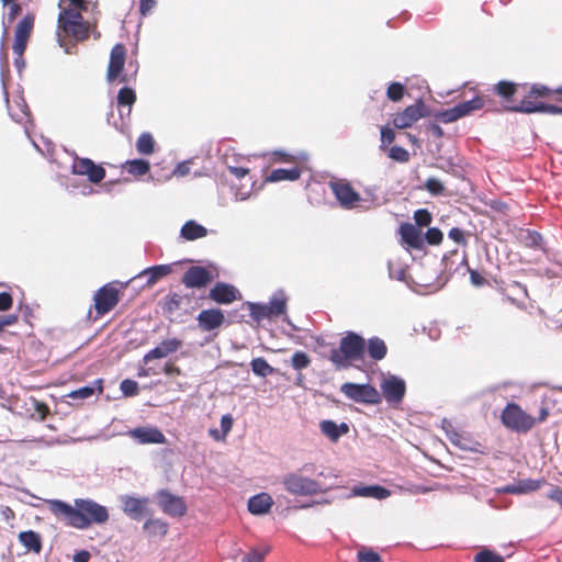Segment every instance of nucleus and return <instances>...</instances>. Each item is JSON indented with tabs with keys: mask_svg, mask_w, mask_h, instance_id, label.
<instances>
[{
	"mask_svg": "<svg viewBox=\"0 0 562 562\" xmlns=\"http://www.w3.org/2000/svg\"><path fill=\"white\" fill-rule=\"evenodd\" d=\"M48 509L56 517L76 529L86 530L92 525H102L109 520L105 506L91 498H76L74 505L61 499H48Z\"/></svg>",
	"mask_w": 562,
	"mask_h": 562,
	"instance_id": "obj_1",
	"label": "nucleus"
},
{
	"mask_svg": "<svg viewBox=\"0 0 562 562\" xmlns=\"http://www.w3.org/2000/svg\"><path fill=\"white\" fill-rule=\"evenodd\" d=\"M366 355V339L358 333L347 331L340 339L339 347L333 349L329 360L336 369H347L352 361L362 360Z\"/></svg>",
	"mask_w": 562,
	"mask_h": 562,
	"instance_id": "obj_2",
	"label": "nucleus"
},
{
	"mask_svg": "<svg viewBox=\"0 0 562 562\" xmlns=\"http://www.w3.org/2000/svg\"><path fill=\"white\" fill-rule=\"evenodd\" d=\"M288 297L283 289L277 290L268 303L248 302L250 317L256 322L271 319L284 315Z\"/></svg>",
	"mask_w": 562,
	"mask_h": 562,
	"instance_id": "obj_3",
	"label": "nucleus"
},
{
	"mask_svg": "<svg viewBox=\"0 0 562 562\" xmlns=\"http://www.w3.org/2000/svg\"><path fill=\"white\" fill-rule=\"evenodd\" d=\"M301 471H308V464L283 475L282 484L288 493L294 496H312L325 491L318 481L304 476Z\"/></svg>",
	"mask_w": 562,
	"mask_h": 562,
	"instance_id": "obj_4",
	"label": "nucleus"
},
{
	"mask_svg": "<svg viewBox=\"0 0 562 562\" xmlns=\"http://www.w3.org/2000/svg\"><path fill=\"white\" fill-rule=\"evenodd\" d=\"M501 420L505 427L517 432H527L536 424V419L514 402L505 406L501 414Z\"/></svg>",
	"mask_w": 562,
	"mask_h": 562,
	"instance_id": "obj_5",
	"label": "nucleus"
},
{
	"mask_svg": "<svg viewBox=\"0 0 562 562\" xmlns=\"http://www.w3.org/2000/svg\"><path fill=\"white\" fill-rule=\"evenodd\" d=\"M340 392L356 403L376 405L382 401L380 392L370 383L346 382L341 384Z\"/></svg>",
	"mask_w": 562,
	"mask_h": 562,
	"instance_id": "obj_6",
	"label": "nucleus"
},
{
	"mask_svg": "<svg viewBox=\"0 0 562 562\" xmlns=\"http://www.w3.org/2000/svg\"><path fill=\"white\" fill-rule=\"evenodd\" d=\"M380 389L385 402L392 407H397L405 397L406 382L403 378L389 373L382 379Z\"/></svg>",
	"mask_w": 562,
	"mask_h": 562,
	"instance_id": "obj_7",
	"label": "nucleus"
},
{
	"mask_svg": "<svg viewBox=\"0 0 562 562\" xmlns=\"http://www.w3.org/2000/svg\"><path fill=\"white\" fill-rule=\"evenodd\" d=\"M430 112L423 99H418L416 103L406 106L402 112L393 116V125L398 130L411 127L419 119L427 117Z\"/></svg>",
	"mask_w": 562,
	"mask_h": 562,
	"instance_id": "obj_8",
	"label": "nucleus"
},
{
	"mask_svg": "<svg viewBox=\"0 0 562 562\" xmlns=\"http://www.w3.org/2000/svg\"><path fill=\"white\" fill-rule=\"evenodd\" d=\"M122 510L133 520L140 521L150 515L149 498L124 494L120 496Z\"/></svg>",
	"mask_w": 562,
	"mask_h": 562,
	"instance_id": "obj_9",
	"label": "nucleus"
},
{
	"mask_svg": "<svg viewBox=\"0 0 562 562\" xmlns=\"http://www.w3.org/2000/svg\"><path fill=\"white\" fill-rule=\"evenodd\" d=\"M155 496L165 514L171 517H181L187 513V506L182 497L170 493L168 490H159Z\"/></svg>",
	"mask_w": 562,
	"mask_h": 562,
	"instance_id": "obj_10",
	"label": "nucleus"
},
{
	"mask_svg": "<svg viewBox=\"0 0 562 562\" xmlns=\"http://www.w3.org/2000/svg\"><path fill=\"white\" fill-rule=\"evenodd\" d=\"M119 290L108 283L101 286L94 294V307L99 315L109 313L119 303Z\"/></svg>",
	"mask_w": 562,
	"mask_h": 562,
	"instance_id": "obj_11",
	"label": "nucleus"
},
{
	"mask_svg": "<svg viewBox=\"0 0 562 562\" xmlns=\"http://www.w3.org/2000/svg\"><path fill=\"white\" fill-rule=\"evenodd\" d=\"M212 272L203 266L190 267L182 277V283L188 289H203L213 281Z\"/></svg>",
	"mask_w": 562,
	"mask_h": 562,
	"instance_id": "obj_12",
	"label": "nucleus"
},
{
	"mask_svg": "<svg viewBox=\"0 0 562 562\" xmlns=\"http://www.w3.org/2000/svg\"><path fill=\"white\" fill-rule=\"evenodd\" d=\"M330 188L344 209H352L361 200L360 194L348 182H330Z\"/></svg>",
	"mask_w": 562,
	"mask_h": 562,
	"instance_id": "obj_13",
	"label": "nucleus"
},
{
	"mask_svg": "<svg viewBox=\"0 0 562 562\" xmlns=\"http://www.w3.org/2000/svg\"><path fill=\"white\" fill-rule=\"evenodd\" d=\"M128 436L142 445L164 443L165 435L157 427H136L128 430Z\"/></svg>",
	"mask_w": 562,
	"mask_h": 562,
	"instance_id": "obj_14",
	"label": "nucleus"
},
{
	"mask_svg": "<svg viewBox=\"0 0 562 562\" xmlns=\"http://www.w3.org/2000/svg\"><path fill=\"white\" fill-rule=\"evenodd\" d=\"M182 340L178 338H169L162 340L158 346L150 349L147 353H145L143 361L148 363L154 359H162L176 351H178L182 347Z\"/></svg>",
	"mask_w": 562,
	"mask_h": 562,
	"instance_id": "obj_15",
	"label": "nucleus"
},
{
	"mask_svg": "<svg viewBox=\"0 0 562 562\" xmlns=\"http://www.w3.org/2000/svg\"><path fill=\"white\" fill-rule=\"evenodd\" d=\"M239 295L238 290L226 282H216L209 292V297L217 304H231Z\"/></svg>",
	"mask_w": 562,
	"mask_h": 562,
	"instance_id": "obj_16",
	"label": "nucleus"
},
{
	"mask_svg": "<svg viewBox=\"0 0 562 562\" xmlns=\"http://www.w3.org/2000/svg\"><path fill=\"white\" fill-rule=\"evenodd\" d=\"M199 327L205 331H211L220 328L224 322V313L220 308L203 310L196 317Z\"/></svg>",
	"mask_w": 562,
	"mask_h": 562,
	"instance_id": "obj_17",
	"label": "nucleus"
},
{
	"mask_svg": "<svg viewBox=\"0 0 562 562\" xmlns=\"http://www.w3.org/2000/svg\"><path fill=\"white\" fill-rule=\"evenodd\" d=\"M126 49L123 44H116L113 46L110 54V63L108 66V80L113 81L122 72L125 64Z\"/></svg>",
	"mask_w": 562,
	"mask_h": 562,
	"instance_id": "obj_18",
	"label": "nucleus"
},
{
	"mask_svg": "<svg viewBox=\"0 0 562 562\" xmlns=\"http://www.w3.org/2000/svg\"><path fill=\"white\" fill-rule=\"evenodd\" d=\"M398 234L403 243L413 249L420 250L424 247V237L422 231L411 223H402L398 227Z\"/></svg>",
	"mask_w": 562,
	"mask_h": 562,
	"instance_id": "obj_19",
	"label": "nucleus"
},
{
	"mask_svg": "<svg viewBox=\"0 0 562 562\" xmlns=\"http://www.w3.org/2000/svg\"><path fill=\"white\" fill-rule=\"evenodd\" d=\"M542 483H543V481H541V480L525 479V480H519L516 483L506 484V485L502 486L498 491L504 494H515V495L528 494V493L539 490L541 487Z\"/></svg>",
	"mask_w": 562,
	"mask_h": 562,
	"instance_id": "obj_20",
	"label": "nucleus"
},
{
	"mask_svg": "<svg viewBox=\"0 0 562 562\" xmlns=\"http://www.w3.org/2000/svg\"><path fill=\"white\" fill-rule=\"evenodd\" d=\"M272 505L273 499L266 492H261L251 496L247 503L249 513L255 516L267 515L268 513H270Z\"/></svg>",
	"mask_w": 562,
	"mask_h": 562,
	"instance_id": "obj_21",
	"label": "nucleus"
},
{
	"mask_svg": "<svg viewBox=\"0 0 562 562\" xmlns=\"http://www.w3.org/2000/svg\"><path fill=\"white\" fill-rule=\"evenodd\" d=\"M172 271L171 265H156L148 267L140 271L137 276L131 279V282H135L144 277H147L146 284L154 285L164 277L168 276Z\"/></svg>",
	"mask_w": 562,
	"mask_h": 562,
	"instance_id": "obj_22",
	"label": "nucleus"
},
{
	"mask_svg": "<svg viewBox=\"0 0 562 562\" xmlns=\"http://www.w3.org/2000/svg\"><path fill=\"white\" fill-rule=\"evenodd\" d=\"M132 108L117 105L119 119H115L114 112L111 111L106 115V122L113 126L121 134H126L130 131V115Z\"/></svg>",
	"mask_w": 562,
	"mask_h": 562,
	"instance_id": "obj_23",
	"label": "nucleus"
},
{
	"mask_svg": "<svg viewBox=\"0 0 562 562\" xmlns=\"http://www.w3.org/2000/svg\"><path fill=\"white\" fill-rule=\"evenodd\" d=\"M352 496L370 497L374 499H385L391 495V492L379 484L371 485H356L351 490Z\"/></svg>",
	"mask_w": 562,
	"mask_h": 562,
	"instance_id": "obj_24",
	"label": "nucleus"
},
{
	"mask_svg": "<svg viewBox=\"0 0 562 562\" xmlns=\"http://www.w3.org/2000/svg\"><path fill=\"white\" fill-rule=\"evenodd\" d=\"M103 390V380L95 379L87 385H83L77 390L69 392L66 397L74 401H83L92 397L95 394H100Z\"/></svg>",
	"mask_w": 562,
	"mask_h": 562,
	"instance_id": "obj_25",
	"label": "nucleus"
},
{
	"mask_svg": "<svg viewBox=\"0 0 562 562\" xmlns=\"http://www.w3.org/2000/svg\"><path fill=\"white\" fill-rule=\"evenodd\" d=\"M321 431L331 441H338L344 435L348 434L349 425L347 423L337 424L331 419L322 420L319 424Z\"/></svg>",
	"mask_w": 562,
	"mask_h": 562,
	"instance_id": "obj_26",
	"label": "nucleus"
},
{
	"mask_svg": "<svg viewBox=\"0 0 562 562\" xmlns=\"http://www.w3.org/2000/svg\"><path fill=\"white\" fill-rule=\"evenodd\" d=\"M81 20V13L72 8L64 9L58 15V30L65 35L74 31V26Z\"/></svg>",
	"mask_w": 562,
	"mask_h": 562,
	"instance_id": "obj_27",
	"label": "nucleus"
},
{
	"mask_svg": "<svg viewBox=\"0 0 562 562\" xmlns=\"http://www.w3.org/2000/svg\"><path fill=\"white\" fill-rule=\"evenodd\" d=\"M207 235V228L203 225L199 224L194 220L187 221L181 229L180 237L184 240L193 241L200 238H203Z\"/></svg>",
	"mask_w": 562,
	"mask_h": 562,
	"instance_id": "obj_28",
	"label": "nucleus"
},
{
	"mask_svg": "<svg viewBox=\"0 0 562 562\" xmlns=\"http://www.w3.org/2000/svg\"><path fill=\"white\" fill-rule=\"evenodd\" d=\"M18 539L27 551L40 553L43 549L42 536L34 530L21 531Z\"/></svg>",
	"mask_w": 562,
	"mask_h": 562,
	"instance_id": "obj_29",
	"label": "nucleus"
},
{
	"mask_svg": "<svg viewBox=\"0 0 562 562\" xmlns=\"http://www.w3.org/2000/svg\"><path fill=\"white\" fill-rule=\"evenodd\" d=\"M302 170L299 167L273 169L265 182L295 181L301 177Z\"/></svg>",
	"mask_w": 562,
	"mask_h": 562,
	"instance_id": "obj_30",
	"label": "nucleus"
},
{
	"mask_svg": "<svg viewBox=\"0 0 562 562\" xmlns=\"http://www.w3.org/2000/svg\"><path fill=\"white\" fill-rule=\"evenodd\" d=\"M366 351L372 360L380 361L385 358L387 347L383 339L374 336L366 341Z\"/></svg>",
	"mask_w": 562,
	"mask_h": 562,
	"instance_id": "obj_31",
	"label": "nucleus"
},
{
	"mask_svg": "<svg viewBox=\"0 0 562 562\" xmlns=\"http://www.w3.org/2000/svg\"><path fill=\"white\" fill-rule=\"evenodd\" d=\"M449 440L452 445L463 451L481 452V443L463 436L462 434H459L458 431H450Z\"/></svg>",
	"mask_w": 562,
	"mask_h": 562,
	"instance_id": "obj_32",
	"label": "nucleus"
},
{
	"mask_svg": "<svg viewBox=\"0 0 562 562\" xmlns=\"http://www.w3.org/2000/svg\"><path fill=\"white\" fill-rule=\"evenodd\" d=\"M124 169L133 176L142 177L149 172L150 162L143 158H135L131 160H126L124 164Z\"/></svg>",
	"mask_w": 562,
	"mask_h": 562,
	"instance_id": "obj_33",
	"label": "nucleus"
},
{
	"mask_svg": "<svg viewBox=\"0 0 562 562\" xmlns=\"http://www.w3.org/2000/svg\"><path fill=\"white\" fill-rule=\"evenodd\" d=\"M136 150L140 155H151L155 151V139L149 132L142 133L136 140Z\"/></svg>",
	"mask_w": 562,
	"mask_h": 562,
	"instance_id": "obj_34",
	"label": "nucleus"
},
{
	"mask_svg": "<svg viewBox=\"0 0 562 562\" xmlns=\"http://www.w3.org/2000/svg\"><path fill=\"white\" fill-rule=\"evenodd\" d=\"M251 371L259 378H267L274 373L276 369L271 367L262 357L254 358L250 361Z\"/></svg>",
	"mask_w": 562,
	"mask_h": 562,
	"instance_id": "obj_35",
	"label": "nucleus"
},
{
	"mask_svg": "<svg viewBox=\"0 0 562 562\" xmlns=\"http://www.w3.org/2000/svg\"><path fill=\"white\" fill-rule=\"evenodd\" d=\"M457 105L460 117L471 114L475 110H480L484 105V100L481 97H474L471 100L460 102Z\"/></svg>",
	"mask_w": 562,
	"mask_h": 562,
	"instance_id": "obj_36",
	"label": "nucleus"
},
{
	"mask_svg": "<svg viewBox=\"0 0 562 562\" xmlns=\"http://www.w3.org/2000/svg\"><path fill=\"white\" fill-rule=\"evenodd\" d=\"M136 101V92L134 89L124 86L122 87L116 97V103L117 105L133 108L134 103Z\"/></svg>",
	"mask_w": 562,
	"mask_h": 562,
	"instance_id": "obj_37",
	"label": "nucleus"
},
{
	"mask_svg": "<svg viewBox=\"0 0 562 562\" xmlns=\"http://www.w3.org/2000/svg\"><path fill=\"white\" fill-rule=\"evenodd\" d=\"M33 26H34V16L32 14H26L18 23L14 36L29 40L31 32L33 30Z\"/></svg>",
	"mask_w": 562,
	"mask_h": 562,
	"instance_id": "obj_38",
	"label": "nucleus"
},
{
	"mask_svg": "<svg viewBox=\"0 0 562 562\" xmlns=\"http://www.w3.org/2000/svg\"><path fill=\"white\" fill-rule=\"evenodd\" d=\"M517 91V83L508 80H501L495 86V92L505 100L512 99Z\"/></svg>",
	"mask_w": 562,
	"mask_h": 562,
	"instance_id": "obj_39",
	"label": "nucleus"
},
{
	"mask_svg": "<svg viewBox=\"0 0 562 562\" xmlns=\"http://www.w3.org/2000/svg\"><path fill=\"white\" fill-rule=\"evenodd\" d=\"M406 87L400 81L391 82L386 88V98L392 102H398L403 99Z\"/></svg>",
	"mask_w": 562,
	"mask_h": 562,
	"instance_id": "obj_40",
	"label": "nucleus"
},
{
	"mask_svg": "<svg viewBox=\"0 0 562 562\" xmlns=\"http://www.w3.org/2000/svg\"><path fill=\"white\" fill-rule=\"evenodd\" d=\"M149 535L165 536L168 530V525L159 519H147L143 526Z\"/></svg>",
	"mask_w": 562,
	"mask_h": 562,
	"instance_id": "obj_41",
	"label": "nucleus"
},
{
	"mask_svg": "<svg viewBox=\"0 0 562 562\" xmlns=\"http://www.w3.org/2000/svg\"><path fill=\"white\" fill-rule=\"evenodd\" d=\"M86 170L87 171L83 176H87L88 180L94 184L100 183L105 178V169L93 160L92 166H88V169Z\"/></svg>",
	"mask_w": 562,
	"mask_h": 562,
	"instance_id": "obj_42",
	"label": "nucleus"
},
{
	"mask_svg": "<svg viewBox=\"0 0 562 562\" xmlns=\"http://www.w3.org/2000/svg\"><path fill=\"white\" fill-rule=\"evenodd\" d=\"M182 301H183V297L179 293H176V292L169 293L165 297L162 310L167 313L172 314L180 308Z\"/></svg>",
	"mask_w": 562,
	"mask_h": 562,
	"instance_id": "obj_43",
	"label": "nucleus"
},
{
	"mask_svg": "<svg viewBox=\"0 0 562 562\" xmlns=\"http://www.w3.org/2000/svg\"><path fill=\"white\" fill-rule=\"evenodd\" d=\"M74 157V164L71 166V172L74 175L83 176L88 166H92V159L81 158L75 151L70 154Z\"/></svg>",
	"mask_w": 562,
	"mask_h": 562,
	"instance_id": "obj_44",
	"label": "nucleus"
},
{
	"mask_svg": "<svg viewBox=\"0 0 562 562\" xmlns=\"http://www.w3.org/2000/svg\"><path fill=\"white\" fill-rule=\"evenodd\" d=\"M66 35L74 37L76 42L83 41L89 36V24L81 16V20L74 26V31H69Z\"/></svg>",
	"mask_w": 562,
	"mask_h": 562,
	"instance_id": "obj_45",
	"label": "nucleus"
},
{
	"mask_svg": "<svg viewBox=\"0 0 562 562\" xmlns=\"http://www.w3.org/2000/svg\"><path fill=\"white\" fill-rule=\"evenodd\" d=\"M436 120L441 123H452L461 119L457 105L435 113Z\"/></svg>",
	"mask_w": 562,
	"mask_h": 562,
	"instance_id": "obj_46",
	"label": "nucleus"
},
{
	"mask_svg": "<svg viewBox=\"0 0 562 562\" xmlns=\"http://www.w3.org/2000/svg\"><path fill=\"white\" fill-rule=\"evenodd\" d=\"M474 562H504V558L491 549L484 548L475 554Z\"/></svg>",
	"mask_w": 562,
	"mask_h": 562,
	"instance_id": "obj_47",
	"label": "nucleus"
},
{
	"mask_svg": "<svg viewBox=\"0 0 562 562\" xmlns=\"http://www.w3.org/2000/svg\"><path fill=\"white\" fill-rule=\"evenodd\" d=\"M524 243L529 248L542 249L543 237L537 231H527L524 237Z\"/></svg>",
	"mask_w": 562,
	"mask_h": 562,
	"instance_id": "obj_48",
	"label": "nucleus"
},
{
	"mask_svg": "<svg viewBox=\"0 0 562 562\" xmlns=\"http://www.w3.org/2000/svg\"><path fill=\"white\" fill-rule=\"evenodd\" d=\"M358 562H382L381 555L372 548L361 547L357 553Z\"/></svg>",
	"mask_w": 562,
	"mask_h": 562,
	"instance_id": "obj_49",
	"label": "nucleus"
},
{
	"mask_svg": "<svg viewBox=\"0 0 562 562\" xmlns=\"http://www.w3.org/2000/svg\"><path fill=\"white\" fill-rule=\"evenodd\" d=\"M387 157L396 162H407L409 160V153L402 146L394 145L387 151Z\"/></svg>",
	"mask_w": 562,
	"mask_h": 562,
	"instance_id": "obj_50",
	"label": "nucleus"
},
{
	"mask_svg": "<svg viewBox=\"0 0 562 562\" xmlns=\"http://www.w3.org/2000/svg\"><path fill=\"white\" fill-rule=\"evenodd\" d=\"M311 363L310 356L304 351H295L291 358V366L295 370H303Z\"/></svg>",
	"mask_w": 562,
	"mask_h": 562,
	"instance_id": "obj_51",
	"label": "nucleus"
},
{
	"mask_svg": "<svg viewBox=\"0 0 562 562\" xmlns=\"http://www.w3.org/2000/svg\"><path fill=\"white\" fill-rule=\"evenodd\" d=\"M425 189L434 196L442 195L446 191L442 181L434 177L426 180Z\"/></svg>",
	"mask_w": 562,
	"mask_h": 562,
	"instance_id": "obj_52",
	"label": "nucleus"
},
{
	"mask_svg": "<svg viewBox=\"0 0 562 562\" xmlns=\"http://www.w3.org/2000/svg\"><path fill=\"white\" fill-rule=\"evenodd\" d=\"M120 390L126 397H132L138 394L139 386L135 380L124 379L120 384Z\"/></svg>",
	"mask_w": 562,
	"mask_h": 562,
	"instance_id": "obj_53",
	"label": "nucleus"
},
{
	"mask_svg": "<svg viewBox=\"0 0 562 562\" xmlns=\"http://www.w3.org/2000/svg\"><path fill=\"white\" fill-rule=\"evenodd\" d=\"M424 243L429 245H439L443 239V234L438 227H429L423 235Z\"/></svg>",
	"mask_w": 562,
	"mask_h": 562,
	"instance_id": "obj_54",
	"label": "nucleus"
},
{
	"mask_svg": "<svg viewBox=\"0 0 562 562\" xmlns=\"http://www.w3.org/2000/svg\"><path fill=\"white\" fill-rule=\"evenodd\" d=\"M270 551V547L263 548L262 551H259L256 548H252L244 558L241 559V562H263L265 557Z\"/></svg>",
	"mask_w": 562,
	"mask_h": 562,
	"instance_id": "obj_55",
	"label": "nucleus"
},
{
	"mask_svg": "<svg viewBox=\"0 0 562 562\" xmlns=\"http://www.w3.org/2000/svg\"><path fill=\"white\" fill-rule=\"evenodd\" d=\"M551 93H553V89H550L548 86L541 83L531 85L529 90V95L535 98H547Z\"/></svg>",
	"mask_w": 562,
	"mask_h": 562,
	"instance_id": "obj_56",
	"label": "nucleus"
},
{
	"mask_svg": "<svg viewBox=\"0 0 562 562\" xmlns=\"http://www.w3.org/2000/svg\"><path fill=\"white\" fill-rule=\"evenodd\" d=\"M380 139H381L380 148L384 149L387 144H391L394 142V139H395L394 130L387 125L382 126L380 130Z\"/></svg>",
	"mask_w": 562,
	"mask_h": 562,
	"instance_id": "obj_57",
	"label": "nucleus"
},
{
	"mask_svg": "<svg viewBox=\"0 0 562 562\" xmlns=\"http://www.w3.org/2000/svg\"><path fill=\"white\" fill-rule=\"evenodd\" d=\"M536 102H532L530 100H521L519 104L512 105L508 108V111L516 112V113H526L530 114L533 113V105Z\"/></svg>",
	"mask_w": 562,
	"mask_h": 562,
	"instance_id": "obj_58",
	"label": "nucleus"
},
{
	"mask_svg": "<svg viewBox=\"0 0 562 562\" xmlns=\"http://www.w3.org/2000/svg\"><path fill=\"white\" fill-rule=\"evenodd\" d=\"M416 225L420 227L428 226L431 222V214L426 209H419L414 213Z\"/></svg>",
	"mask_w": 562,
	"mask_h": 562,
	"instance_id": "obj_59",
	"label": "nucleus"
},
{
	"mask_svg": "<svg viewBox=\"0 0 562 562\" xmlns=\"http://www.w3.org/2000/svg\"><path fill=\"white\" fill-rule=\"evenodd\" d=\"M234 418L231 414H225L221 417V432L222 437H226L232 430Z\"/></svg>",
	"mask_w": 562,
	"mask_h": 562,
	"instance_id": "obj_60",
	"label": "nucleus"
},
{
	"mask_svg": "<svg viewBox=\"0 0 562 562\" xmlns=\"http://www.w3.org/2000/svg\"><path fill=\"white\" fill-rule=\"evenodd\" d=\"M448 237L450 239H452L456 244L458 245H464L465 244V237H464V233L461 228L459 227H452L449 233H448Z\"/></svg>",
	"mask_w": 562,
	"mask_h": 562,
	"instance_id": "obj_61",
	"label": "nucleus"
},
{
	"mask_svg": "<svg viewBox=\"0 0 562 562\" xmlns=\"http://www.w3.org/2000/svg\"><path fill=\"white\" fill-rule=\"evenodd\" d=\"M27 38H22V37H16L14 36V42H13V53L18 56H23L25 49H26V45H27Z\"/></svg>",
	"mask_w": 562,
	"mask_h": 562,
	"instance_id": "obj_62",
	"label": "nucleus"
},
{
	"mask_svg": "<svg viewBox=\"0 0 562 562\" xmlns=\"http://www.w3.org/2000/svg\"><path fill=\"white\" fill-rule=\"evenodd\" d=\"M470 273V281L474 286H482L485 284L486 280L485 278L477 271L468 268Z\"/></svg>",
	"mask_w": 562,
	"mask_h": 562,
	"instance_id": "obj_63",
	"label": "nucleus"
},
{
	"mask_svg": "<svg viewBox=\"0 0 562 562\" xmlns=\"http://www.w3.org/2000/svg\"><path fill=\"white\" fill-rule=\"evenodd\" d=\"M548 497L562 507V488L558 486L552 487L548 493Z\"/></svg>",
	"mask_w": 562,
	"mask_h": 562,
	"instance_id": "obj_64",
	"label": "nucleus"
}]
</instances>
